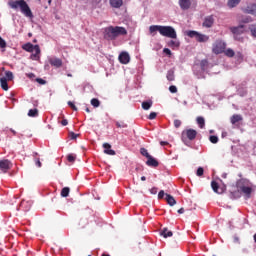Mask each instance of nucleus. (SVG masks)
<instances>
[{"instance_id":"1","label":"nucleus","mask_w":256,"mask_h":256,"mask_svg":"<svg viewBox=\"0 0 256 256\" xmlns=\"http://www.w3.org/2000/svg\"><path fill=\"white\" fill-rule=\"evenodd\" d=\"M157 31L162 35V37H168L169 39H177V32L172 26H161L152 25L149 27V32L155 37Z\"/></svg>"},{"instance_id":"2","label":"nucleus","mask_w":256,"mask_h":256,"mask_svg":"<svg viewBox=\"0 0 256 256\" xmlns=\"http://www.w3.org/2000/svg\"><path fill=\"white\" fill-rule=\"evenodd\" d=\"M125 35H127V29L121 26H109L104 30V39H107V41H115L117 37Z\"/></svg>"},{"instance_id":"3","label":"nucleus","mask_w":256,"mask_h":256,"mask_svg":"<svg viewBox=\"0 0 256 256\" xmlns=\"http://www.w3.org/2000/svg\"><path fill=\"white\" fill-rule=\"evenodd\" d=\"M8 5L11 9H20L25 17L33 19V12L25 0H10Z\"/></svg>"},{"instance_id":"4","label":"nucleus","mask_w":256,"mask_h":256,"mask_svg":"<svg viewBox=\"0 0 256 256\" xmlns=\"http://www.w3.org/2000/svg\"><path fill=\"white\" fill-rule=\"evenodd\" d=\"M247 183H249V180L240 179L236 182V187L238 191L244 193V195H246V197L249 199L251 197V193H253V188L246 186Z\"/></svg>"},{"instance_id":"5","label":"nucleus","mask_w":256,"mask_h":256,"mask_svg":"<svg viewBox=\"0 0 256 256\" xmlns=\"http://www.w3.org/2000/svg\"><path fill=\"white\" fill-rule=\"evenodd\" d=\"M186 35L191 39L195 38L198 43H207L209 41V36L201 34L195 30H189L186 32Z\"/></svg>"},{"instance_id":"6","label":"nucleus","mask_w":256,"mask_h":256,"mask_svg":"<svg viewBox=\"0 0 256 256\" xmlns=\"http://www.w3.org/2000/svg\"><path fill=\"white\" fill-rule=\"evenodd\" d=\"M227 48V44L222 40H217L213 44L212 53L215 55H221V53H225V49Z\"/></svg>"},{"instance_id":"7","label":"nucleus","mask_w":256,"mask_h":256,"mask_svg":"<svg viewBox=\"0 0 256 256\" xmlns=\"http://www.w3.org/2000/svg\"><path fill=\"white\" fill-rule=\"evenodd\" d=\"M197 137V131L195 129H187L182 132V141L186 142L187 139L189 141H194Z\"/></svg>"},{"instance_id":"8","label":"nucleus","mask_w":256,"mask_h":256,"mask_svg":"<svg viewBox=\"0 0 256 256\" xmlns=\"http://www.w3.org/2000/svg\"><path fill=\"white\" fill-rule=\"evenodd\" d=\"M12 167H13V163L11 162V160H8V159L0 160V171H2V173H7V171L12 169Z\"/></svg>"},{"instance_id":"9","label":"nucleus","mask_w":256,"mask_h":256,"mask_svg":"<svg viewBox=\"0 0 256 256\" xmlns=\"http://www.w3.org/2000/svg\"><path fill=\"white\" fill-rule=\"evenodd\" d=\"M48 63L52 67H55L56 69H59L60 67H63V60H61V58L51 57V58L48 59Z\"/></svg>"},{"instance_id":"10","label":"nucleus","mask_w":256,"mask_h":256,"mask_svg":"<svg viewBox=\"0 0 256 256\" xmlns=\"http://www.w3.org/2000/svg\"><path fill=\"white\" fill-rule=\"evenodd\" d=\"M118 59L122 65H127L131 61V56L127 52H121Z\"/></svg>"},{"instance_id":"11","label":"nucleus","mask_w":256,"mask_h":256,"mask_svg":"<svg viewBox=\"0 0 256 256\" xmlns=\"http://www.w3.org/2000/svg\"><path fill=\"white\" fill-rule=\"evenodd\" d=\"M242 11L247 15H254V17H256V4H249L247 7L243 8Z\"/></svg>"},{"instance_id":"12","label":"nucleus","mask_w":256,"mask_h":256,"mask_svg":"<svg viewBox=\"0 0 256 256\" xmlns=\"http://www.w3.org/2000/svg\"><path fill=\"white\" fill-rule=\"evenodd\" d=\"M41 55V48H39V45H35L34 52L30 55V59L32 61H39Z\"/></svg>"},{"instance_id":"13","label":"nucleus","mask_w":256,"mask_h":256,"mask_svg":"<svg viewBox=\"0 0 256 256\" xmlns=\"http://www.w3.org/2000/svg\"><path fill=\"white\" fill-rule=\"evenodd\" d=\"M146 165L148 167H159V161H157L153 156H150L147 158Z\"/></svg>"},{"instance_id":"14","label":"nucleus","mask_w":256,"mask_h":256,"mask_svg":"<svg viewBox=\"0 0 256 256\" xmlns=\"http://www.w3.org/2000/svg\"><path fill=\"white\" fill-rule=\"evenodd\" d=\"M179 5L183 11H187L191 7V0H179Z\"/></svg>"},{"instance_id":"15","label":"nucleus","mask_w":256,"mask_h":256,"mask_svg":"<svg viewBox=\"0 0 256 256\" xmlns=\"http://www.w3.org/2000/svg\"><path fill=\"white\" fill-rule=\"evenodd\" d=\"M213 23H215V19H213V16H207L203 22V27H213Z\"/></svg>"},{"instance_id":"16","label":"nucleus","mask_w":256,"mask_h":256,"mask_svg":"<svg viewBox=\"0 0 256 256\" xmlns=\"http://www.w3.org/2000/svg\"><path fill=\"white\" fill-rule=\"evenodd\" d=\"M230 31H231V33H233V35H241V33H243V31H244V26L239 25L236 27H231Z\"/></svg>"},{"instance_id":"17","label":"nucleus","mask_w":256,"mask_h":256,"mask_svg":"<svg viewBox=\"0 0 256 256\" xmlns=\"http://www.w3.org/2000/svg\"><path fill=\"white\" fill-rule=\"evenodd\" d=\"M103 148H104V153L106 155H115V150L111 149V144L109 143H104L103 144Z\"/></svg>"},{"instance_id":"18","label":"nucleus","mask_w":256,"mask_h":256,"mask_svg":"<svg viewBox=\"0 0 256 256\" xmlns=\"http://www.w3.org/2000/svg\"><path fill=\"white\" fill-rule=\"evenodd\" d=\"M110 5L114 9H121L123 7V0H110Z\"/></svg>"},{"instance_id":"19","label":"nucleus","mask_w":256,"mask_h":256,"mask_svg":"<svg viewBox=\"0 0 256 256\" xmlns=\"http://www.w3.org/2000/svg\"><path fill=\"white\" fill-rule=\"evenodd\" d=\"M22 49H23L24 51H27L28 53H33L34 50H35V45H33V44H31L30 42H28V43H26V44H24V45L22 46Z\"/></svg>"},{"instance_id":"20","label":"nucleus","mask_w":256,"mask_h":256,"mask_svg":"<svg viewBox=\"0 0 256 256\" xmlns=\"http://www.w3.org/2000/svg\"><path fill=\"white\" fill-rule=\"evenodd\" d=\"M160 235H162V237H164V239H167V237H173V232L167 228H164L160 232Z\"/></svg>"},{"instance_id":"21","label":"nucleus","mask_w":256,"mask_h":256,"mask_svg":"<svg viewBox=\"0 0 256 256\" xmlns=\"http://www.w3.org/2000/svg\"><path fill=\"white\" fill-rule=\"evenodd\" d=\"M168 47H170L171 49H179V46L181 45V43L177 40H170L167 43Z\"/></svg>"},{"instance_id":"22","label":"nucleus","mask_w":256,"mask_h":256,"mask_svg":"<svg viewBox=\"0 0 256 256\" xmlns=\"http://www.w3.org/2000/svg\"><path fill=\"white\" fill-rule=\"evenodd\" d=\"M0 85L3 91H9V84L7 83V78L5 77L0 78Z\"/></svg>"},{"instance_id":"23","label":"nucleus","mask_w":256,"mask_h":256,"mask_svg":"<svg viewBox=\"0 0 256 256\" xmlns=\"http://www.w3.org/2000/svg\"><path fill=\"white\" fill-rule=\"evenodd\" d=\"M166 201L170 207H173V205L177 204V201L173 196H171V194H166Z\"/></svg>"},{"instance_id":"24","label":"nucleus","mask_w":256,"mask_h":256,"mask_svg":"<svg viewBox=\"0 0 256 256\" xmlns=\"http://www.w3.org/2000/svg\"><path fill=\"white\" fill-rule=\"evenodd\" d=\"M20 208L23 209V211H29V209H31V202H26L25 200H23L20 203Z\"/></svg>"},{"instance_id":"25","label":"nucleus","mask_w":256,"mask_h":256,"mask_svg":"<svg viewBox=\"0 0 256 256\" xmlns=\"http://www.w3.org/2000/svg\"><path fill=\"white\" fill-rule=\"evenodd\" d=\"M239 121H243V117H241V115H239V114H234V115L231 117V123H232V125H235L236 123H239Z\"/></svg>"},{"instance_id":"26","label":"nucleus","mask_w":256,"mask_h":256,"mask_svg":"<svg viewBox=\"0 0 256 256\" xmlns=\"http://www.w3.org/2000/svg\"><path fill=\"white\" fill-rule=\"evenodd\" d=\"M166 79L168 81H175V70H173V69L168 70V72L166 74Z\"/></svg>"},{"instance_id":"27","label":"nucleus","mask_w":256,"mask_h":256,"mask_svg":"<svg viewBox=\"0 0 256 256\" xmlns=\"http://www.w3.org/2000/svg\"><path fill=\"white\" fill-rule=\"evenodd\" d=\"M152 106H153V102L152 101H144V102H142V109H144V111H149Z\"/></svg>"},{"instance_id":"28","label":"nucleus","mask_w":256,"mask_h":256,"mask_svg":"<svg viewBox=\"0 0 256 256\" xmlns=\"http://www.w3.org/2000/svg\"><path fill=\"white\" fill-rule=\"evenodd\" d=\"M115 126L117 129H127L128 125L124 121H116Z\"/></svg>"},{"instance_id":"29","label":"nucleus","mask_w":256,"mask_h":256,"mask_svg":"<svg viewBox=\"0 0 256 256\" xmlns=\"http://www.w3.org/2000/svg\"><path fill=\"white\" fill-rule=\"evenodd\" d=\"M196 121H197V124L199 125L200 129L205 128V118L200 116V117H197Z\"/></svg>"},{"instance_id":"30","label":"nucleus","mask_w":256,"mask_h":256,"mask_svg":"<svg viewBox=\"0 0 256 256\" xmlns=\"http://www.w3.org/2000/svg\"><path fill=\"white\" fill-rule=\"evenodd\" d=\"M71 189L69 187H64L61 190V197H69V193H70Z\"/></svg>"},{"instance_id":"31","label":"nucleus","mask_w":256,"mask_h":256,"mask_svg":"<svg viewBox=\"0 0 256 256\" xmlns=\"http://www.w3.org/2000/svg\"><path fill=\"white\" fill-rule=\"evenodd\" d=\"M39 115V110L37 108L30 109L28 112V117H37Z\"/></svg>"},{"instance_id":"32","label":"nucleus","mask_w":256,"mask_h":256,"mask_svg":"<svg viewBox=\"0 0 256 256\" xmlns=\"http://www.w3.org/2000/svg\"><path fill=\"white\" fill-rule=\"evenodd\" d=\"M211 187H212L214 193H221V192H219V183H217V181H212Z\"/></svg>"},{"instance_id":"33","label":"nucleus","mask_w":256,"mask_h":256,"mask_svg":"<svg viewBox=\"0 0 256 256\" xmlns=\"http://www.w3.org/2000/svg\"><path fill=\"white\" fill-rule=\"evenodd\" d=\"M238 3H241V0H228V7L233 9V7H237Z\"/></svg>"},{"instance_id":"34","label":"nucleus","mask_w":256,"mask_h":256,"mask_svg":"<svg viewBox=\"0 0 256 256\" xmlns=\"http://www.w3.org/2000/svg\"><path fill=\"white\" fill-rule=\"evenodd\" d=\"M140 153H141V155H142L143 157H146V159H148V158L151 157V155L149 154V151H147L146 148H141V149H140Z\"/></svg>"},{"instance_id":"35","label":"nucleus","mask_w":256,"mask_h":256,"mask_svg":"<svg viewBox=\"0 0 256 256\" xmlns=\"http://www.w3.org/2000/svg\"><path fill=\"white\" fill-rule=\"evenodd\" d=\"M226 57H235V51L233 49L228 48L226 51L224 50Z\"/></svg>"},{"instance_id":"36","label":"nucleus","mask_w":256,"mask_h":256,"mask_svg":"<svg viewBox=\"0 0 256 256\" xmlns=\"http://www.w3.org/2000/svg\"><path fill=\"white\" fill-rule=\"evenodd\" d=\"M76 159H77V156L75 154H68L67 156V161L69 163H75Z\"/></svg>"},{"instance_id":"37","label":"nucleus","mask_w":256,"mask_h":256,"mask_svg":"<svg viewBox=\"0 0 256 256\" xmlns=\"http://www.w3.org/2000/svg\"><path fill=\"white\" fill-rule=\"evenodd\" d=\"M209 141H210V143H213L215 145V144L219 143V137L212 135L209 137Z\"/></svg>"},{"instance_id":"38","label":"nucleus","mask_w":256,"mask_h":256,"mask_svg":"<svg viewBox=\"0 0 256 256\" xmlns=\"http://www.w3.org/2000/svg\"><path fill=\"white\" fill-rule=\"evenodd\" d=\"M5 76H6L5 79H7V81H13V72L6 71Z\"/></svg>"},{"instance_id":"39","label":"nucleus","mask_w":256,"mask_h":256,"mask_svg":"<svg viewBox=\"0 0 256 256\" xmlns=\"http://www.w3.org/2000/svg\"><path fill=\"white\" fill-rule=\"evenodd\" d=\"M208 65H209V62L207 60H202L200 62V67H201L202 71H205V69H207Z\"/></svg>"},{"instance_id":"40","label":"nucleus","mask_w":256,"mask_h":256,"mask_svg":"<svg viewBox=\"0 0 256 256\" xmlns=\"http://www.w3.org/2000/svg\"><path fill=\"white\" fill-rule=\"evenodd\" d=\"M91 105L94 106V107H99V105H101V102L99 101V99L93 98L91 100Z\"/></svg>"},{"instance_id":"41","label":"nucleus","mask_w":256,"mask_h":256,"mask_svg":"<svg viewBox=\"0 0 256 256\" xmlns=\"http://www.w3.org/2000/svg\"><path fill=\"white\" fill-rule=\"evenodd\" d=\"M203 173H205V170L203 169V167H199L197 169L196 175L197 177H203Z\"/></svg>"},{"instance_id":"42","label":"nucleus","mask_w":256,"mask_h":256,"mask_svg":"<svg viewBox=\"0 0 256 256\" xmlns=\"http://www.w3.org/2000/svg\"><path fill=\"white\" fill-rule=\"evenodd\" d=\"M0 47L1 49H5V47H7V42H5V40L2 39L1 36H0Z\"/></svg>"},{"instance_id":"43","label":"nucleus","mask_w":256,"mask_h":256,"mask_svg":"<svg viewBox=\"0 0 256 256\" xmlns=\"http://www.w3.org/2000/svg\"><path fill=\"white\" fill-rule=\"evenodd\" d=\"M174 127H175L176 129H179V127H181V120L175 119V120H174Z\"/></svg>"},{"instance_id":"44","label":"nucleus","mask_w":256,"mask_h":256,"mask_svg":"<svg viewBox=\"0 0 256 256\" xmlns=\"http://www.w3.org/2000/svg\"><path fill=\"white\" fill-rule=\"evenodd\" d=\"M157 118V113L156 112H151L148 116V119H150V121H153V119Z\"/></svg>"},{"instance_id":"45","label":"nucleus","mask_w":256,"mask_h":256,"mask_svg":"<svg viewBox=\"0 0 256 256\" xmlns=\"http://www.w3.org/2000/svg\"><path fill=\"white\" fill-rule=\"evenodd\" d=\"M250 31L253 37H256V25L250 27Z\"/></svg>"},{"instance_id":"46","label":"nucleus","mask_w":256,"mask_h":256,"mask_svg":"<svg viewBox=\"0 0 256 256\" xmlns=\"http://www.w3.org/2000/svg\"><path fill=\"white\" fill-rule=\"evenodd\" d=\"M36 83H39V85H46L47 81L43 80L42 78H36Z\"/></svg>"},{"instance_id":"47","label":"nucleus","mask_w":256,"mask_h":256,"mask_svg":"<svg viewBox=\"0 0 256 256\" xmlns=\"http://www.w3.org/2000/svg\"><path fill=\"white\" fill-rule=\"evenodd\" d=\"M233 243H235L236 245H239L241 243V239L239 238V236L233 237Z\"/></svg>"},{"instance_id":"48","label":"nucleus","mask_w":256,"mask_h":256,"mask_svg":"<svg viewBox=\"0 0 256 256\" xmlns=\"http://www.w3.org/2000/svg\"><path fill=\"white\" fill-rule=\"evenodd\" d=\"M70 139H77L79 137V134H76L75 132H69Z\"/></svg>"},{"instance_id":"49","label":"nucleus","mask_w":256,"mask_h":256,"mask_svg":"<svg viewBox=\"0 0 256 256\" xmlns=\"http://www.w3.org/2000/svg\"><path fill=\"white\" fill-rule=\"evenodd\" d=\"M169 91H170V93H177V86H175V85L170 86Z\"/></svg>"},{"instance_id":"50","label":"nucleus","mask_w":256,"mask_h":256,"mask_svg":"<svg viewBox=\"0 0 256 256\" xmlns=\"http://www.w3.org/2000/svg\"><path fill=\"white\" fill-rule=\"evenodd\" d=\"M167 197V194H165V191L161 190L159 193H158V199H163V197Z\"/></svg>"},{"instance_id":"51","label":"nucleus","mask_w":256,"mask_h":256,"mask_svg":"<svg viewBox=\"0 0 256 256\" xmlns=\"http://www.w3.org/2000/svg\"><path fill=\"white\" fill-rule=\"evenodd\" d=\"M163 53H165L166 55H168L169 57H171L172 53L171 50L169 48H164L163 49Z\"/></svg>"},{"instance_id":"52","label":"nucleus","mask_w":256,"mask_h":256,"mask_svg":"<svg viewBox=\"0 0 256 256\" xmlns=\"http://www.w3.org/2000/svg\"><path fill=\"white\" fill-rule=\"evenodd\" d=\"M157 191H158L157 187H153V188L150 190V193H151L152 195H157Z\"/></svg>"},{"instance_id":"53","label":"nucleus","mask_w":256,"mask_h":256,"mask_svg":"<svg viewBox=\"0 0 256 256\" xmlns=\"http://www.w3.org/2000/svg\"><path fill=\"white\" fill-rule=\"evenodd\" d=\"M26 77H28V79H35V74L34 73H27Z\"/></svg>"},{"instance_id":"54","label":"nucleus","mask_w":256,"mask_h":256,"mask_svg":"<svg viewBox=\"0 0 256 256\" xmlns=\"http://www.w3.org/2000/svg\"><path fill=\"white\" fill-rule=\"evenodd\" d=\"M61 125H63V127H66V125H69V121H67V119H63L61 121Z\"/></svg>"},{"instance_id":"55","label":"nucleus","mask_w":256,"mask_h":256,"mask_svg":"<svg viewBox=\"0 0 256 256\" xmlns=\"http://www.w3.org/2000/svg\"><path fill=\"white\" fill-rule=\"evenodd\" d=\"M160 145H161L162 147H165V145H169V142L161 141V142H160Z\"/></svg>"},{"instance_id":"56","label":"nucleus","mask_w":256,"mask_h":256,"mask_svg":"<svg viewBox=\"0 0 256 256\" xmlns=\"http://www.w3.org/2000/svg\"><path fill=\"white\" fill-rule=\"evenodd\" d=\"M178 213H179L180 215H182V213H185V209H184V208H180V209L178 210Z\"/></svg>"},{"instance_id":"57","label":"nucleus","mask_w":256,"mask_h":256,"mask_svg":"<svg viewBox=\"0 0 256 256\" xmlns=\"http://www.w3.org/2000/svg\"><path fill=\"white\" fill-rule=\"evenodd\" d=\"M68 105H69V107L72 109V107L73 106H75V104L73 103V102H71V101H68Z\"/></svg>"},{"instance_id":"58","label":"nucleus","mask_w":256,"mask_h":256,"mask_svg":"<svg viewBox=\"0 0 256 256\" xmlns=\"http://www.w3.org/2000/svg\"><path fill=\"white\" fill-rule=\"evenodd\" d=\"M36 165H37V167H41V160L38 159V160L36 161Z\"/></svg>"},{"instance_id":"59","label":"nucleus","mask_w":256,"mask_h":256,"mask_svg":"<svg viewBox=\"0 0 256 256\" xmlns=\"http://www.w3.org/2000/svg\"><path fill=\"white\" fill-rule=\"evenodd\" d=\"M227 137V132H222V138Z\"/></svg>"},{"instance_id":"60","label":"nucleus","mask_w":256,"mask_h":256,"mask_svg":"<svg viewBox=\"0 0 256 256\" xmlns=\"http://www.w3.org/2000/svg\"><path fill=\"white\" fill-rule=\"evenodd\" d=\"M11 133H13V135H17V132L13 129H10Z\"/></svg>"},{"instance_id":"61","label":"nucleus","mask_w":256,"mask_h":256,"mask_svg":"<svg viewBox=\"0 0 256 256\" xmlns=\"http://www.w3.org/2000/svg\"><path fill=\"white\" fill-rule=\"evenodd\" d=\"M141 181H147V178L145 176H142Z\"/></svg>"},{"instance_id":"62","label":"nucleus","mask_w":256,"mask_h":256,"mask_svg":"<svg viewBox=\"0 0 256 256\" xmlns=\"http://www.w3.org/2000/svg\"><path fill=\"white\" fill-rule=\"evenodd\" d=\"M72 110H73V111H77V106L74 105V106L72 107Z\"/></svg>"},{"instance_id":"63","label":"nucleus","mask_w":256,"mask_h":256,"mask_svg":"<svg viewBox=\"0 0 256 256\" xmlns=\"http://www.w3.org/2000/svg\"><path fill=\"white\" fill-rule=\"evenodd\" d=\"M86 113H91V110L89 108L85 109Z\"/></svg>"},{"instance_id":"64","label":"nucleus","mask_w":256,"mask_h":256,"mask_svg":"<svg viewBox=\"0 0 256 256\" xmlns=\"http://www.w3.org/2000/svg\"><path fill=\"white\" fill-rule=\"evenodd\" d=\"M253 239H254V241L256 243V234H254Z\"/></svg>"}]
</instances>
